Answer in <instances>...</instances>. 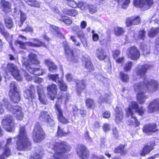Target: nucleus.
<instances>
[{
	"label": "nucleus",
	"mask_w": 159,
	"mask_h": 159,
	"mask_svg": "<svg viewBox=\"0 0 159 159\" xmlns=\"http://www.w3.org/2000/svg\"><path fill=\"white\" fill-rule=\"evenodd\" d=\"M140 23V19L139 16H132L126 18L125 24L127 27L132 25H137Z\"/></svg>",
	"instance_id": "17"
},
{
	"label": "nucleus",
	"mask_w": 159,
	"mask_h": 159,
	"mask_svg": "<svg viewBox=\"0 0 159 159\" xmlns=\"http://www.w3.org/2000/svg\"><path fill=\"white\" fill-rule=\"evenodd\" d=\"M44 134L39 124L36 125L32 133V138L35 142H39L44 139Z\"/></svg>",
	"instance_id": "5"
},
{
	"label": "nucleus",
	"mask_w": 159,
	"mask_h": 159,
	"mask_svg": "<svg viewBox=\"0 0 159 159\" xmlns=\"http://www.w3.org/2000/svg\"><path fill=\"white\" fill-rule=\"evenodd\" d=\"M9 96L11 100L14 102H17L20 100L17 85L14 82H12L10 86Z\"/></svg>",
	"instance_id": "4"
},
{
	"label": "nucleus",
	"mask_w": 159,
	"mask_h": 159,
	"mask_svg": "<svg viewBox=\"0 0 159 159\" xmlns=\"http://www.w3.org/2000/svg\"><path fill=\"white\" fill-rule=\"evenodd\" d=\"M50 30L52 31L56 35L61 38H64V37L59 30V29L57 27L54 25H51L50 27Z\"/></svg>",
	"instance_id": "33"
},
{
	"label": "nucleus",
	"mask_w": 159,
	"mask_h": 159,
	"mask_svg": "<svg viewBox=\"0 0 159 159\" xmlns=\"http://www.w3.org/2000/svg\"><path fill=\"white\" fill-rule=\"evenodd\" d=\"M64 49L66 53L68 54V60L70 61H73V62H76L77 61L78 57H75L73 55L72 50L69 47L66 48L65 47Z\"/></svg>",
	"instance_id": "27"
},
{
	"label": "nucleus",
	"mask_w": 159,
	"mask_h": 159,
	"mask_svg": "<svg viewBox=\"0 0 159 159\" xmlns=\"http://www.w3.org/2000/svg\"><path fill=\"white\" fill-rule=\"evenodd\" d=\"M115 116V121L117 123L121 122L123 117V114L121 109H116Z\"/></svg>",
	"instance_id": "29"
},
{
	"label": "nucleus",
	"mask_w": 159,
	"mask_h": 159,
	"mask_svg": "<svg viewBox=\"0 0 159 159\" xmlns=\"http://www.w3.org/2000/svg\"><path fill=\"white\" fill-rule=\"evenodd\" d=\"M120 75L121 79L124 82H126L129 80V78L128 75L122 72L120 73Z\"/></svg>",
	"instance_id": "54"
},
{
	"label": "nucleus",
	"mask_w": 159,
	"mask_h": 159,
	"mask_svg": "<svg viewBox=\"0 0 159 159\" xmlns=\"http://www.w3.org/2000/svg\"><path fill=\"white\" fill-rule=\"evenodd\" d=\"M15 44L16 45L18 46L20 48L23 49H25L26 46H30L33 45V44L30 43V42H24L19 40L16 41Z\"/></svg>",
	"instance_id": "30"
},
{
	"label": "nucleus",
	"mask_w": 159,
	"mask_h": 159,
	"mask_svg": "<svg viewBox=\"0 0 159 159\" xmlns=\"http://www.w3.org/2000/svg\"><path fill=\"white\" fill-rule=\"evenodd\" d=\"M159 109V100L155 99L152 101L148 107V111L151 113Z\"/></svg>",
	"instance_id": "23"
},
{
	"label": "nucleus",
	"mask_w": 159,
	"mask_h": 159,
	"mask_svg": "<svg viewBox=\"0 0 159 159\" xmlns=\"http://www.w3.org/2000/svg\"><path fill=\"white\" fill-rule=\"evenodd\" d=\"M99 98L98 99V102L99 103H101L103 102H107L108 101V98L109 96L106 94H105L103 91H100L99 92Z\"/></svg>",
	"instance_id": "31"
},
{
	"label": "nucleus",
	"mask_w": 159,
	"mask_h": 159,
	"mask_svg": "<svg viewBox=\"0 0 159 159\" xmlns=\"http://www.w3.org/2000/svg\"><path fill=\"white\" fill-rule=\"evenodd\" d=\"M23 66L31 73L36 75H40L43 73V71L41 68H35L32 67L31 65L28 62H23Z\"/></svg>",
	"instance_id": "13"
},
{
	"label": "nucleus",
	"mask_w": 159,
	"mask_h": 159,
	"mask_svg": "<svg viewBox=\"0 0 159 159\" xmlns=\"http://www.w3.org/2000/svg\"><path fill=\"white\" fill-rule=\"evenodd\" d=\"M78 81L79 82H76L77 85V91L78 94H80L85 89L86 86L84 80H81L80 82Z\"/></svg>",
	"instance_id": "37"
},
{
	"label": "nucleus",
	"mask_w": 159,
	"mask_h": 159,
	"mask_svg": "<svg viewBox=\"0 0 159 159\" xmlns=\"http://www.w3.org/2000/svg\"><path fill=\"white\" fill-rule=\"evenodd\" d=\"M96 56L97 58L100 60H103L106 57V54L104 50L101 48H98L96 52Z\"/></svg>",
	"instance_id": "28"
},
{
	"label": "nucleus",
	"mask_w": 159,
	"mask_h": 159,
	"mask_svg": "<svg viewBox=\"0 0 159 159\" xmlns=\"http://www.w3.org/2000/svg\"><path fill=\"white\" fill-rule=\"evenodd\" d=\"M145 32L144 30L140 31L139 32L138 37L140 39L143 40L145 38Z\"/></svg>",
	"instance_id": "60"
},
{
	"label": "nucleus",
	"mask_w": 159,
	"mask_h": 159,
	"mask_svg": "<svg viewBox=\"0 0 159 159\" xmlns=\"http://www.w3.org/2000/svg\"><path fill=\"white\" fill-rule=\"evenodd\" d=\"M28 60L32 64H37L39 63L37 59V55L33 53H30L28 57Z\"/></svg>",
	"instance_id": "32"
},
{
	"label": "nucleus",
	"mask_w": 159,
	"mask_h": 159,
	"mask_svg": "<svg viewBox=\"0 0 159 159\" xmlns=\"http://www.w3.org/2000/svg\"><path fill=\"white\" fill-rule=\"evenodd\" d=\"M27 16L26 15L24 12L20 11V21L21 24L19 25L20 27H21L22 25L23 22L26 20Z\"/></svg>",
	"instance_id": "53"
},
{
	"label": "nucleus",
	"mask_w": 159,
	"mask_h": 159,
	"mask_svg": "<svg viewBox=\"0 0 159 159\" xmlns=\"http://www.w3.org/2000/svg\"><path fill=\"white\" fill-rule=\"evenodd\" d=\"M94 104L93 101L91 99H87L86 101V106L87 107L90 108L94 106Z\"/></svg>",
	"instance_id": "55"
},
{
	"label": "nucleus",
	"mask_w": 159,
	"mask_h": 159,
	"mask_svg": "<svg viewBox=\"0 0 159 159\" xmlns=\"http://www.w3.org/2000/svg\"><path fill=\"white\" fill-rule=\"evenodd\" d=\"M58 19L60 20L65 22L66 24L70 25L72 23V20L69 17L65 16H61L58 17Z\"/></svg>",
	"instance_id": "42"
},
{
	"label": "nucleus",
	"mask_w": 159,
	"mask_h": 159,
	"mask_svg": "<svg viewBox=\"0 0 159 159\" xmlns=\"http://www.w3.org/2000/svg\"><path fill=\"white\" fill-rule=\"evenodd\" d=\"M78 37L80 39V40L83 43L84 47L87 46V41L84 38V34L81 30H80L77 33Z\"/></svg>",
	"instance_id": "36"
},
{
	"label": "nucleus",
	"mask_w": 159,
	"mask_h": 159,
	"mask_svg": "<svg viewBox=\"0 0 159 159\" xmlns=\"http://www.w3.org/2000/svg\"><path fill=\"white\" fill-rule=\"evenodd\" d=\"M4 21L6 26L8 29L12 28L13 25L12 19L9 16H5Z\"/></svg>",
	"instance_id": "34"
},
{
	"label": "nucleus",
	"mask_w": 159,
	"mask_h": 159,
	"mask_svg": "<svg viewBox=\"0 0 159 159\" xmlns=\"http://www.w3.org/2000/svg\"><path fill=\"white\" fill-rule=\"evenodd\" d=\"M102 128L103 131L105 132H107L110 130L111 127L109 125L107 124H105L102 126Z\"/></svg>",
	"instance_id": "59"
},
{
	"label": "nucleus",
	"mask_w": 159,
	"mask_h": 159,
	"mask_svg": "<svg viewBox=\"0 0 159 159\" xmlns=\"http://www.w3.org/2000/svg\"><path fill=\"white\" fill-rule=\"evenodd\" d=\"M84 64L85 65V68L89 71H91L94 69L93 66L90 61V57L87 56L86 57H83L82 59Z\"/></svg>",
	"instance_id": "26"
},
{
	"label": "nucleus",
	"mask_w": 159,
	"mask_h": 159,
	"mask_svg": "<svg viewBox=\"0 0 159 159\" xmlns=\"http://www.w3.org/2000/svg\"><path fill=\"white\" fill-rule=\"evenodd\" d=\"M48 77L50 80H51L52 81L57 83L58 80H60L59 78L58 74L55 75L49 74L48 75Z\"/></svg>",
	"instance_id": "48"
},
{
	"label": "nucleus",
	"mask_w": 159,
	"mask_h": 159,
	"mask_svg": "<svg viewBox=\"0 0 159 159\" xmlns=\"http://www.w3.org/2000/svg\"><path fill=\"white\" fill-rule=\"evenodd\" d=\"M59 85L60 89L63 91H65L67 89V86L61 79L58 80V83Z\"/></svg>",
	"instance_id": "47"
},
{
	"label": "nucleus",
	"mask_w": 159,
	"mask_h": 159,
	"mask_svg": "<svg viewBox=\"0 0 159 159\" xmlns=\"http://www.w3.org/2000/svg\"><path fill=\"white\" fill-rule=\"evenodd\" d=\"M132 66V63L131 62H127L125 63L124 66L125 71L126 72L129 71L131 70Z\"/></svg>",
	"instance_id": "50"
},
{
	"label": "nucleus",
	"mask_w": 159,
	"mask_h": 159,
	"mask_svg": "<svg viewBox=\"0 0 159 159\" xmlns=\"http://www.w3.org/2000/svg\"><path fill=\"white\" fill-rule=\"evenodd\" d=\"M0 5L2 11L7 13L11 11V5L10 2L6 0H1Z\"/></svg>",
	"instance_id": "24"
},
{
	"label": "nucleus",
	"mask_w": 159,
	"mask_h": 159,
	"mask_svg": "<svg viewBox=\"0 0 159 159\" xmlns=\"http://www.w3.org/2000/svg\"><path fill=\"white\" fill-rule=\"evenodd\" d=\"M39 119L41 121L46 122L50 125H53L54 122L49 116L48 112L46 111H42L40 112L39 117Z\"/></svg>",
	"instance_id": "15"
},
{
	"label": "nucleus",
	"mask_w": 159,
	"mask_h": 159,
	"mask_svg": "<svg viewBox=\"0 0 159 159\" xmlns=\"http://www.w3.org/2000/svg\"><path fill=\"white\" fill-rule=\"evenodd\" d=\"M7 70L18 81L21 80L22 79L21 76L20 75L19 71L17 67L14 64L8 63L7 65Z\"/></svg>",
	"instance_id": "9"
},
{
	"label": "nucleus",
	"mask_w": 159,
	"mask_h": 159,
	"mask_svg": "<svg viewBox=\"0 0 159 159\" xmlns=\"http://www.w3.org/2000/svg\"><path fill=\"white\" fill-rule=\"evenodd\" d=\"M89 5L86 2H79L78 3L77 7L81 10H85L88 8Z\"/></svg>",
	"instance_id": "46"
},
{
	"label": "nucleus",
	"mask_w": 159,
	"mask_h": 159,
	"mask_svg": "<svg viewBox=\"0 0 159 159\" xmlns=\"http://www.w3.org/2000/svg\"><path fill=\"white\" fill-rule=\"evenodd\" d=\"M151 67L150 65L145 64L138 67L136 71L137 75L142 77L143 78H144L147 70L150 68Z\"/></svg>",
	"instance_id": "22"
},
{
	"label": "nucleus",
	"mask_w": 159,
	"mask_h": 159,
	"mask_svg": "<svg viewBox=\"0 0 159 159\" xmlns=\"http://www.w3.org/2000/svg\"><path fill=\"white\" fill-rule=\"evenodd\" d=\"M37 93L39 101L43 104H47L48 102L44 93L43 87L42 85H39L37 86Z\"/></svg>",
	"instance_id": "16"
},
{
	"label": "nucleus",
	"mask_w": 159,
	"mask_h": 159,
	"mask_svg": "<svg viewBox=\"0 0 159 159\" xmlns=\"http://www.w3.org/2000/svg\"><path fill=\"white\" fill-rule=\"evenodd\" d=\"M69 133V132H66L64 131L61 129L59 126H58L57 131V135L58 136H65L68 134Z\"/></svg>",
	"instance_id": "49"
},
{
	"label": "nucleus",
	"mask_w": 159,
	"mask_h": 159,
	"mask_svg": "<svg viewBox=\"0 0 159 159\" xmlns=\"http://www.w3.org/2000/svg\"><path fill=\"white\" fill-rule=\"evenodd\" d=\"M0 31L1 34L6 38L8 37L9 36V33L5 30L3 24L0 21Z\"/></svg>",
	"instance_id": "45"
},
{
	"label": "nucleus",
	"mask_w": 159,
	"mask_h": 159,
	"mask_svg": "<svg viewBox=\"0 0 159 159\" xmlns=\"http://www.w3.org/2000/svg\"><path fill=\"white\" fill-rule=\"evenodd\" d=\"M92 33L93 34L92 38H93V40L94 41H97L98 39V37H99L98 34L96 33H95V31L93 30H92Z\"/></svg>",
	"instance_id": "62"
},
{
	"label": "nucleus",
	"mask_w": 159,
	"mask_h": 159,
	"mask_svg": "<svg viewBox=\"0 0 159 159\" xmlns=\"http://www.w3.org/2000/svg\"><path fill=\"white\" fill-rule=\"evenodd\" d=\"M24 93L25 98L30 102H32L33 100L36 98L35 89L32 85L30 86L29 89H26L24 91Z\"/></svg>",
	"instance_id": "14"
},
{
	"label": "nucleus",
	"mask_w": 159,
	"mask_h": 159,
	"mask_svg": "<svg viewBox=\"0 0 159 159\" xmlns=\"http://www.w3.org/2000/svg\"><path fill=\"white\" fill-rule=\"evenodd\" d=\"M158 87V82L153 80L147 79L145 78L143 82L137 83L134 85V90L137 93V101L140 104L143 103L147 98L144 93L148 90L153 92L156 91Z\"/></svg>",
	"instance_id": "1"
},
{
	"label": "nucleus",
	"mask_w": 159,
	"mask_h": 159,
	"mask_svg": "<svg viewBox=\"0 0 159 159\" xmlns=\"http://www.w3.org/2000/svg\"><path fill=\"white\" fill-rule=\"evenodd\" d=\"M114 32L116 36H119L123 34L125 31L122 28L116 26L114 28Z\"/></svg>",
	"instance_id": "44"
},
{
	"label": "nucleus",
	"mask_w": 159,
	"mask_h": 159,
	"mask_svg": "<svg viewBox=\"0 0 159 159\" xmlns=\"http://www.w3.org/2000/svg\"><path fill=\"white\" fill-rule=\"evenodd\" d=\"M118 3H120L123 2L122 4V7L123 8L125 9L127 8V6L130 2V0H126L124 1V0H115Z\"/></svg>",
	"instance_id": "51"
},
{
	"label": "nucleus",
	"mask_w": 159,
	"mask_h": 159,
	"mask_svg": "<svg viewBox=\"0 0 159 159\" xmlns=\"http://www.w3.org/2000/svg\"><path fill=\"white\" fill-rule=\"evenodd\" d=\"M12 139L11 138H9L7 139V143L4 148V152L3 154L0 155V159H6V157L10 155L11 150L8 146L12 144Z\"/></svg>",
	"instance_id": "20"
},
{
	"label": "nucleus",
	"mask_w": 159,
	"mask_h": 159,
	"mask_svg": "<svg viewBox=\"0 0 159 159\" xmlns=\"http://www.w3.org/2000/svg\"><path fill=\"white\" fill-rule=\"evenodd\" d=\"M77 153L81 159H87L89 156V152L86 147L83 145H79L77 149Z\"/></svg>",
	"instance_id": "12"
},
{
	"label": "nucleus",
	"mask_w": 159,
	"mask_h": 159,
	"mask_svg": "<svg viewBox=\"0 0 159 159\" xmlns=\"http://www.w3.org/2000/svg\"><path fill=\"white\" fill-rule=\"evenodd\" d=\"M48 93L52 100H53L57 93V86L55 84L49 85L47 87Z\"/></svg>",
	"instance_id": "19"
},
{
	"label": "nucleus",
	"mask_w": 159,
	"mask_h": 159,
	"mask_svg": "<svg viewBox=\"0 0 159 159\" xmlns=\"http://www.w3.org/2000/svg\"><path fill=\"white\" fill-rule=\"evenodd\" d=\"M33 42H30V43L33 44V46H30L35 47H39L41 46L45 47V44L39 40L36 39H32Z\"/></svg>",
	"instance_id": "35"
},
{
	"label": "nucleus",
	"mask_w": 159,
	"mask_h": 159,
	"mask_svg": "<svg viewBox=\"0 0 159 159\" xmlns=\"http://www.w3.org/2000/svg\"><path fill=\"white\" fill-rule=\"evenodd\" d=\"M62 100V97L61 96L60 97H58L57 99V101L55 105V107L57 112V114L59 121L62 123L66 124L68 123L69 121L68 120L63 116L62 111L60 106V105L61 103Z\"/></svg>",
	"instance_id": "7"
},
{
	"label": "nucleus",
	"mask_w": 159,
	"mask_h": 159,
	"mask_svg": "<svg viewBox=\"0 0 159 159\" xmlns=\"http://www.w3.org/2000/svg\"><path fill=\"white\" fill-rule=\"evenodd\" d=\"M155 145V143L152 141L149 143H147L144 146L141 151L140 155L142 156H144L148 154L150 151L154 149V146Z\"/></svg>",
	"instance_id": "18"
},
{
	"label": "nucleus",
	"mask_w": 159,
	"mask_h": 159,
	"mask_svg": "<svg viewBox=\"0 0 159 159\" xmlns=\"http://www.w3.org/2000/svg\"><path fill=\"white\" fill-rule=\"evenodd\" d=\"M78 14V11L74 9H70L69 10V12H68V15L75 16Z\"/></svg>",
	"instance_id": "58"
},
{
	"label": "nucleus",
	"mask_w": 159,
	"mask_h": 159,
	"mask_svg": "<svg viewBox=\"0 0 159 159\" xmlns=\"http://www.w3.org/2000/svg\"><path fill=\"white\" fill-rule=\"evenodd\" d=\"M16 138L17 139V148L19 150H29L30 148L31 143L27 137L25 126H20L19 135L14 139Z\"/></svg>",
	"instance_id": "2"
},
{
	"label": "nucleus",
	"mask_w": 159,
	"mask_h": 159,
	"mask_svg": "<svg viewBox=\"0 0 159 159\" xmlns=\"http://www.w3.org/2000/svg\"><path fill=\"white\" fill-rule=\"evenodd\" d=\"M159 32V28L158 27L152 28L148 32V35L150 37H154Z\"/></svg>",
	"instance_id": "39"
},
{
	"label": "nucleus",
	"mask_w": 159,
	"mask_h": 159,
	"mask_svg": "<svg viewBox=\"0 0 159 159\" xmlns=\"http://www.w3.org/2000/svg\"><path fill=\"white\" fill-rule=\"evenodd\" d=\"M93 159H105V157L103 155H97L95 154L92 155Z\"/></svg>",
	"instance_id": "64"
},
{
	"label": "nucleus",
	"mask_w": 159,
	"mask_h": 159,
	"mask_svg": "<svg viewBox=\"0 0 159 159\" xmlns=\"http://www.w3.org/2000/svg\"><path fill=\"white\" fill-rule=\"evenodd\" d=\"M157 125L155 124H149L145 125L143 128V131L148 134L157 131Z\"/></svg>",
	"instance_id": "21"
},
{
	"label": "nucleus",
	"mask_w": 159,
	"mask_h": 159,
	"mask_svg": "<svg viewBox=\"0 0 159 159\" xmlns=\"http://www.w3.org/2000/svg\"><path fill=\"white\" fill-rule=\"evenodd\" d=\"M30 159H41V156L40 154L35 152L31 156Z\"/></svg>",
	"instance_id": "63"
},
{
	"label": "nucleus",
	"mask_w": 159,
	"mask_h": 159,
	"mask_svg": "<svg viewBox=\"0 0 159 159\" xmlns=\"http://www.w3.org/2000/svg\"><path fill=\"white\" fill-rule=\"evenodd\" d=\"M115 153H120L121 155L126 153V151L124 150V146L123 145H120L116 148L114 151Z\"/></svg>",
	"instance_id": "43"
},
{
	"label": "nucleus",
	"mask_w": 159,
	"mask_h": 159,
	"mask_svg": "<svg viewBox=\"0 0 159 159\" xmlns=\"http://www.w3.org/2000/svg\"><path fill=\"white\" fill-rule=\"evenodd\" d=\"M2 125L4 129L8 132H11L14 130V123L12 117L10 116L5 117L2 122Z\"/></svg>",
	"instance_id": "10"
},
{
	"label": "nucleus",
	"mask_w": 159,
	"mask_h": 159,
	"mask_svg": "<svg viewBox=\"0 0 159 159\" xmlns=\"http://www.w3.org/2000/svg\"><path fill=\"white\" fill-rule=\"evenodd\" d=\"M127 116L129 118L128 122L129 125H135L138 126L140 125L139 122L137 120L136 117L135 116L134 113L131 114H126Z\"/></svg>",
	"instance_id": "25"
},
{
	"label": "nucleus",
	"mask_w": 159,
	"mask_h": 159,
	"mask_svg": "<svg viewBox=\"0 0 159 159\" xmlns=\"http://www.w3.org/2000/svg\"><path fill=\"white\" fill-rule=\"evenodd\" d=\"M155 49L154 52L155 54L157 55L159 52V35H158L156 39L155 42Z\"/></svg>",
	"instance_id": "52"
},
{
	"label": "nucleus",
	"mask_w": 159,
	"mask_h": 159,
	"mask_svg": "<svg viewBox=\"0 0 159 159\" xmlns=\"http://www.w3.org/2000/svg\"><path fill=\"white\" fill-rule=\"evenodd\" d=\"M145 110L142 107L139 108L138 104L135 102H132L130 103L129 107L126 110V114H131L138 112L141 116L143 115Z\"/></svg>",
	"instance_id": "6"
},
{
	"label": "nucleus",
	"mask_w": 159,
	"mask_h": 159,
	"mask_svg": "<svg viewBox=\"0 0 159 159\" xmlns=\"http://www.w3.org/2000/svg\"><path fill=\"white\" fill-rule=\"evenodd\" d=\"M127 55L128 57L131 60H136L139 58L140 52L135 47H131L128 48Z\"/></svg>",
	"instance_id": "11"
},
{
	"label": "nucleus",
	"mask_w": 159,
	"mask_h": 159,
	"mask_svg": "<svg viewBox=\"0 0 159 159\" xmlns=\"http://www.w3.org/2000/svg\"><path fill=\"white\" fill-rule=\"evenodd\" d=\"M45 63L49 67V70L50 71H53L57 69V66L50 60H45Z\"/></svg>",
	"instance_id": "38"
},
{
	"label": "nucleus",
	"mask_w": 159,
	"mask_h": 159,
	"mask_svg": "<svg viewBox=\"0 0 159 159\" xmlns=\"http://www.w3.org/2000/svg\"><path fill=\"white\" fill-rule=\"evenodd\" d=\"M4 106L7 109L11 111L18 120H22L24 115L21 108L18 106H12L9 104L6 99H3Z\"/></svg>",
	"instance_id": "3"
},
{
	"label": "nucleus",
	"mask_w": 159,
	"mask_h": 159,
	"mask_svg": "<svg viewBox=\"0 0 159 159\" xmlns=\"http://www.w3.org/2000/svg\"><path fill=\"white\" fill-rule=\"evenodd\" d=\"M141 50L143 52V55L145 56H147L150 53L149 46L146 45L142 44L141 45Z\"/></svg>",
	"instance_id": "41"
},
{
	"label": "nucleus",
	"mask_w": 159,
	"mask_h": 159,
	"mask_svg": "<svg viewBox=\"0 0 159 159\" xmlns=\"http://www.w3.org/2000/svg\"><path fill=\"white\" fill-rule=\"evenodd\" d=\"M25 2L29 5L39 8L40 7L39 3L35 0H24Z\"/></svg>",
	"instance_id": "40"
},
{
	"label": "nucleus",
	"mask_w": 159,
	"mask_h": 159,
	"mask_svg": "<svg viewBox=\"0 0 159 159\" xmlns=\"http://www.w3.org/2000/svg\"><path fill=\"white\" fill-rule=\"evenodd\" d=\"M72 112L74 116H76L78 113V108L76 106H74L72 108Z\"/></svg>",
	"instance_id": "61"
},
{
	"label": "nucleus",
	"mask_w": 159,
	"mask_h": 159,
	"mask_svg": "<svg viewBox=\"0 0 159 159\" xmlns=\"http://www.w3.org/2000/svg\"><path fill=\"white\" fill-rule=\"evenodd\" d=\"M153 0H134V4L143 10L149 9L153 4Z\"/></svg>",
	"instance_id": "8"
},
{
	"label": "nucleus",
	"mask_w": 159,
	"mask_h": 159,
	"mask_svg": "<svg viewBox=\"0 0 159 159\" xmlns=\"http://www.w3.org/2000/svg\"><path fill=\"white\" fill-rule=\"evenodd\" d=\"M88 8L89 9V12L91 14H93L97 11L96 7L93 5H89Z\"/></svg>",
	"instance_id": "57"
},
{
	"label": "nucleus",
	"mask_w": 159,
	"mask_h": 159,
	"mask_svg": "<svg viewBox=\"0 0 159 159\" xmlns=\"http://www.w3.org/2000/svg\"><path fill=\"white\" fill-rule=\"evenodd\" d=\"M67 5L70 7L75 8L78 7V3L73 0H70L67 3Z\"/></svg>",
	"instance_id": "56"
}]
</instances>
